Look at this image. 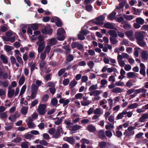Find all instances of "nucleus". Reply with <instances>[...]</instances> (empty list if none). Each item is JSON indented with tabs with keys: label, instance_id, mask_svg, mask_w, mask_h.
I'll return each instance as SVG.
<instances>
[{
	"label": "nucleus",
	"instance_id": "obj_1",
	"mask_svg": "<svg viewBox=\"0 0 148 148\" xmlns=\"http://www.w3.org/2000/svg\"><path fill=\"white\" fill-rule=\"evenodd\" d=\"M38 40L36 42V44L38 47V53H41L45 48V43L43 37L41 35H39L38 36Z\"/></svg>",
	"mask_w": 148,
	"mask_h": 148
},
{
	"label": "nucleus",
	"instance_id": "obj_2",
	"mask_svg": "<svg viewBox=\"0 0 148 148\" xmlns=\"http://www.w3.org/2000/svg\"><path fill=\"white\" fill-rule=\"evenodd\" d=\"M46 105L45 104H40L38 106L37 111L40 115H43L46 112Z\"/></svg>",
	"mask_w": 148,
	"mask_h": 148
},
{
	"label": "nucleus",
	"instance_id": "obj_3",
	"mask_svg": "<svg viewBox=\"0 0 148 148\" xmlns=\"http://www.w3.org/2000/svg\"><path fill=\"white\" fill-rule=\"evenodd\" d=\"M134 127L133 126L129 127L125 131L124 133V135H125V136L128 138H129L132 135L134 134Z\"/></svg>",
	"mask_w": 148,
	"mask_h": 148
},
{
	"label": "nucleus",
	"instance_id": "obj_4",
	"mask_svg": "<svg viewBox=\"0 0 148 148\" xmlns=\"http://www.w3.org/2000/svg\"><path fill=\"white\" fill-rule=\"evenodd\" d=\"M48 42L45 47L51 51V47L55 45L57 43V40L55 38H52L48 40Z\"/></svg>",
	"mask_w": 148,
	"mask_h": 148
},
{
	"label": "nucleus",
	"instance_id": "obj_5",
	"mask_svg": "<svg viewBox=\"0 0 148 148\" xmlns=\"http://www.w3.org/2000/svg\"><path fill=\"white\" fill-rule=\"evenodd\" d=\"M71 46L73 49L77 48L78 49L81 51H83L84 50V46L77 42H72L71 43Z\"/></svg>",
	"mask_w": 148,
	"mask_h": 148
},
{
	"label": "nucleus",
	"instance_id": "obj_6",
	"mask_svg": "<svg viewBox=\"0 0 148 148\" xmlns=\"http://www.w3.org/2000/svg\"><path fill=\"white\" fill-rule=\"evenodd\" d=\"M145 33V32L143 31L135 32L134 34V36L137 41L142 39H144Z\"/></svg>",
	"mask_w": 148,
	"mask_h": 148
},
{
	"label": "nucleus",
	"instance_id": "obj_7",
	"mask_svg": "<svg viewBox=\"0 0 148 148\" xmlns=\"http://www.w3.org/2000/svg\"><path fill=\"white\" fill-rule=\"evenodd\" d=\"M33 119L31 117H29L26 120L28 127L29 128H33L36 127V125L33 122Z\"/></svg>",
	"mask_w": 148,
	"mask_h": 148
},
{
	"label": "nucleus",
	"instance_id": "obj_8",
	"mask_svg": "<svg viewBox=\"0 0 148 148\" xmlns=\"http://www.w3.org/2000/svg\"><path fill=\"white\" fill-rule=\"evenodd\" d=\"M105 19V17L101 15L97 18L94 21V23L97 25H101L103 24V21Z\"/></svg>",
	"mask_w": 148,
	"mask_h": 148
},
{
	"label": "nucleus",
	"instance_id": "obj_9",
	"mask_svg": "<svg viewBox=\"0 0 148 148\" xmlns=\"http://www.w3.org/2000/svg\"><path fill=\"white\" fill-rule=\"evenodd\" d=\"M50 50L45 47L44 51L41 52L40 58L41 60H44L46 57V53L48 55L49 54Z\"/></svg>",
	"mask_w": 148,
	"mask_h": 148
},
{
	"label": "nucleus",
	"instance_id": "obj_10",
	"mask_svg": "<svg viewBox=\"0 0 148 148\" xmlns=\"http://www.w3.org/2000/svg\"><path fill=\"white\" fill-rule=\"evenodd\" d=\"M125 34L131 40L134 41V38L133 36V32L132 31H127L125 32Z\"/></svg>",
	"mask_w": 148,
	"mask_h": 148
},
{
	"label": "nucleus",
	"instance_id": "obj_11",
	"mask_svg": "<svg viewBox=\"0 0 148 148\" xmlns=\"http://www.w3.org/2000/svg\"><path fill=\"white\" fill-rule=\"evenodd\" d=\"M141 57L144 60H146L148 59V52L145 50L142 51L141 53Z\"/></svg>",
	"mask_w": 148,
	"mask_h": 148
},
{
	"label": "nucleus",
	"instance_id": "obj_12",
	"mask_svg": "<svg viewBox=\"0 0 148 148\" xmlns=\"http://www.w3.org/2000/svg\"><path fill=\"white\" fill-rule=\"evenodd\" d=\"M8 96L9 98L12 97L14 95V90L12 88V86H9L8 87Z\"/></svg>",
	"mask_w": 148,
	"mask_h": 148
},
{
	"label": "nucleus",
	"instance_id": "obj_13",
	"mask_svg": "<svg viewBox=\"0 0 148 148\" xmlns=\"http://www.w3.org/2000/svg\"><path fill=\"white\" fill-rule=\"evenodd\" d=\"M148 119V113L143 114L139 119V121L140 122L143 123L146 120Z\"/></svg>",
	"mask_w": 148,
	"mask_h": 148
},
{
	"label": "nucleus",
	"instance_id": "obj_14",
	"mask_svg": "<svg viewBox=\"0 0 148 148\" xmlns=\"http://www.w3.org/2000/svg\"><path fill=\"white\" fill-rule=\"evenodd\" d=\"M53 30L52 29L49 28L48 27H45L41 30L42 32L45 34H51Z\"/></svg>",
	"mask_w": 148,
	"mask_h": 148
},
{
	"label": "nucleus",
	"instance_id": "obj_15",
	"mask_svg": "<svg viewBox=\"0 0 148 148\" xmlns=\"http://www.w3.org/2000/svg\"><path fill=\"white\" fill-rule=\"evenodd\" d=\"M77 82L74 79L70 82L69 85V87L71 90H73V88L77 84Z\"/></svg>",
	"mask_w": 148,
	"mask_h": 148
},
{
	"label": "nucleus",
	"instance_id": "obj_16",
	"mask_svg": "<svg viewBox=\"0 0 148 148\" xmlns=\"http://www.w3.org/2000/svg\"><path fill=\"white\" fill-rule=\"evenodd\" d=\"M62 48L65 50L64 53L66 55L70 53L71 50L70 46L69 45L63 46Z\"/></svg>",
	"mask_w": 148,
	"mask_h": 148
},
{
	"label": "nucleus",
	"instance_id": "obj_17",
	"mask_svg": "<svg viewBox=\"0 0 148 148\" xmlns=\"http://www.w3.org/2000/svg\"><path fill=\"white\" fill-rule=\"evenodd\" d=\"M87 129L90 132H93L96 130L95 127L92 124H90L87 126Z\"/></svg>",
	"mask_w": 148,
	"mask_h": 148
},
{
	"label": "nucleus",
	"instance_id": "obj_18",
	"mask_svg": "<svg viewBox=\"0 0 148 148\" xmlns=\"http://www.w3.org/2000/svg\"><path fill=\"white\" fill-rule=\"evenodd\" d=\"M70 101L67 99L65 100L64 98L61 99L59 100V102L60 103L63 104V106H65L67 105L69 103Z\"/></svg>",
	"mask_w": 148,
	"mask_h": 148
},
{
	"label": "nucleus",
	"instance_id": "obj_19",
	"mask_svg": "<svg viewBox=\"0 0 148 148\" xmlns=\"http://www.w3.org/2000/svg\"><path fill=\"white\" fill-rule=\"evenodd\" d=\"M64 122L66 125V127L70 130L73 126V123L69 120H65Z\"/></svg>",
	"mask_w": 148,
	"mask_h": 148
},
{
	"label": "nucleus",
	"instance_id": "obj_20",
	"mask_svg": "<svg viewBox=\"0 0 148 148\" xmlns=\"http://www.w3.org/2000/svg\"><path fill=\"white\" fill-rule=\"evenodd\" d=\"M102 91L99 90H95L90 92V96L99 95V94L102 93Z\"/></svg>",
	"mask_w": 148,
	"mask_h": 148
},
{
	"label": "nucleus",
	"instance_id": "obj_21",
	"mask_svg": "<svg viewBox=\"0 0 148 148\" xmlns=\"http://www.w3.org/2000/svg\"><path fill=\"white\" fill-rule=\"evenodd\" d=\"M94 113L95 114L98 115L100 116L103 113V111L100 108H97L94 110Z\"/></svg>",
	"mask_w": 148,
	"mask_h": 148
},
{
	"label": "nucleus",
	"instance_id": "obj_22",
	"mask_svg": "<svg viewBox=\"0 0 148 148\" xmlns=\"http://www.w3.org/2000/svg\"><path fill=\"white\" fill-rule=\"evenodd\" d=\"M140 66L141 68L140 71V73L144 75H145V67L144 64L143 63H141L140 64Z\"/></svg>",
	"mask_w": 148,
	"mask_h": 148
},
{
	"label": "nucleus",
	"instance_id": "obj_23",
	"mask_svg": "<svg viewBox=\"0 0 148 148\" xmlns=\"http://www.w3.org/2000/svg\"><path fill=\"white\" fill-rule=\"evenodd\" d=\"M123 89L119 87H117L114 88L112 90V92L115 93H120L123 92Z\"/></svg>",
	"mask_w": 148,
	"mask_h": 148
},
{
	"label": "nucleus",
	"instance_id": "obj_24",
	"mask_svg": "<svg viewBox=\"0 0 148 148\" xmlns=\"http://www.w3.org/2000/svg\"><path fill=\"white\" fill-rule=\"evenodd\" d=\"M99 138L101 139H103L105 138L106 136L103 130H101L98 133Z\"/></svg>",
	"mask_w": 148,
	"mask_h": 148
},
{
	"label": "nucleus",
	"instance_id": "obj_25",
	"mask_svg": "<svg viewBox=\"0 0 148 148\" xmlns=\"http://www.w3.org/2000/svg\"><path fill=\"white\" fill-rule=\"evenodd\" d=\"M108 33L110 35V37H116L117 36V34L116 32L113 30H110L108 31Z\"/></svg>",
	"mask_w": 148,
	"mask_h": 148
},
{
	"label": "nucleus",
	"instance_id": "obj_26",
	"mask_svg": "<svg viewBox=\"0 0 148 148\" xmlns=\"http://www.w3.org/2000/svg\"><path fill=\"white\" fill-rule=\"evenodd\" d=\"M104 27L108 29H113L114 26L112 23H107L104 25Z\"/></svg>",
	"mask_w": 148,
	"mask_h": 148
},
{
	"label": "nucleus",
	"instance_id": "obj_27",
	"mask_svg": "<svg viewBox=\"0 0 148 148\" xmlns=\"http://www.w3.org/2000/svg\"><path fill=\"white\" fill-rule=\"evenodd\" d=\"M81 105L84 106H86L89 105L92 102L89 100H83L81 101Z\"/></svg>",
	"mask_w": 148,
	"mask_h": 148
},
{
	"label": "nucleus",
	"instance_id": "obj_28",
	"mask_svg": "<svg viewBox=\"0 0 148 148\" xmlns=\"http://www.w3.org/2000/svg\"><path fill=\"white\" fill-rule=\"evenodd\" d=\"M82 127L77 124H76L73 125L71 131H76L79 130Z\"/></svg>",
	"mask_w": 148,
	"mask_h": 148
},
{
	"label": "nucleus",
	"instance_id": "obj_29",
	"mask_svg": "<svg viewBox=\"0 0 148 148\" xmlns=\"http://www.w3.org/2000/svg\"><path fill=\"white\" fill-rule=\"evenodd\" d=\"M125 115L124 110L121 113L118 114L116 117L117 120L122 119L124 117V115Z\"/></svg>",
	"mask_w": 148,
	"mask_h": 148
},
{
	"label": "nucleus",
	"instance_id": "obj_30",
	"mask_svg": "<svg viewBox=\"0 0 148 148\" xmlns=\"http://www.w3.org/2000/svg\"><path fill=\"white\" fill-rule=\"evenodd\" d=\"M98 146L100 148H106L107 146V143L104 141L99 142Z\"/></svg>",
	"mask_w": 148,
	"mask_h": 148
},
{
	"label": "nucleus",
	"instance_id": "obj_31",
	"mask_svg": "<svg viewBox=\"0 0 148 148\" xmlns=\"http://www.w3.org/2000/svg\"><path fill=\"white\" fill-rule=\"evenodd\" d=\"M28 65L29 66L31 67V72L33 71L35 69H37V67H36V63L34 62L32 64L31 63H29Z\"/></svg>",
	"mask_w": 148,
	"mask_h": 148
},
{
	"label": "nucleus",
	"instance_id": "obj_32",
	"mask_svg": "<svg viewBox=\"0 0 148 148\" xmlns=\"http://www.w3.org/2000/svg\"><path fill=\"white\" fill-rule=\"evenodd\" d=\"M29 145H30L29 143L27 141L23 142L21 144L22 148H29Z\"/></svg>",
	"mask_w": 148,
	"mask_h": 148
},
{
	"label": "nucleus",
	"instance_id": "obj_33",
	"mask_svg": "<svg viewBox=\"0 0 148 148\" xmlns=\"http://www.w3.org/2000/svg\"><path fill=\"white\" fill-rule=\"evenodd\" d=\"M136 21L137 23L140 25H143L144 23V20L141 17H138L136 18Z\"/></svg>",
	"mask_w": 148,
	"mask_h": 148
},
{
	"label": "nucleus",
	"instance_id": "obj_34",
	"mask_svg": "<svg viewBox=\"0 0 148 148\" xmlns=\"http://www.w3.org/2000/svg\"><path fill=\"white\" fill-rule=\"evenodd\" d=\"M26 85H24L22 87L20 92V94L19 95V96H21V97H23V95L24 94V92H25L26 89Z\"/></svg>",
	"mask_w": 148,
	"mask_h": 148
},
{
	"label": "nucleus",
	"instance_id": "obj_35",
	"mask_svg": "<svg viewBox=\"0 0 148 148\" xmlns=\"http://www.w3.org/2000/svg\"><path fill=\"white\" fill-rule=\"evenodd\" d=\"M38 87L35 84H32L31 86V91L37 92Z\"/></svg>",
	"mask_w": 148,
	"mask_h": 148
},
{
	"label": "nucleus",
	"instance_id": "obj_36",
	"mask_svg": "<svg viewBox=\"0 0 148 148\" xmlns=\"http://www.w3.org/2000/svg\"><path fill=\"white\" fill-rule=\"evenodd\" d=\"M0 58L3 63L7 64L8 63V61L7 58L4 55L1 54L0 56Z\"/></svg>",
	"mask_w": 148,
	"mask_h": 148
},
{
	"label": "nucleus",
	"instance_id": "obj_37",
	"mask_svg": "<svg viewBox=\"0 0 148 148\" xmlns=\"http://www.w3.org/2000/svg\"><path fill=\"white\" fill-rule=\"evenodd\" d=\"M28 109V107L24 106L21 109V113L23 115L26 114L27 113Z\"/></svg>",
	"mask_w": 148,
	"mask_h": 148
},
{
	"label": "nucleus",
	"instance_id": "obj_38",
	"mask_svg": "<svg viewBox=\"0 0 148 148\" xmlns=\"http://www.w3.org/2000/svg\"><path fill=\"white\" fill-rule=\"evenodd\" d=\"M66 140L72 144H74L75 142V140L73 137L66 138Z\"/></svg>",
	"mask_w": 148,
	"mask_h": 148
},
{
	"label": "nucleus",
	"instance_id": "obj_39",
	"mask_svg": "<svg viewBox=\"0 0 148 148\" xmlns=\"http://www.w3.org/2000/svg\"><path fill=\"white\" fill-rule=\"evenodd\" d=\"M108 125L105 126V128L106 129L111 130V129L114 128V124H111L109 122L108 123Z\"/></svg>",
	"mask_w": 148,
	"mask_h": 148
},
{
	"label": "nucleus",
	"instance_id": "obj_40",
	"mask_svg": "<svg viewBox=\"0 0 148 148\" xmlns=\"http://www.w3.org/2000/svg\"><path fill=\"white\" fill-rule=\"evenodd\" d=\"M58 103V101L56 98H53L52 99L51 101V105L53 106H56Z\"/></svg>",
	"mask_w": 148,
	"mask_h": 148
},
{
	"label": "nucleus",
	"instance_id": "obj_41",
	"mask_svg": "<svg viewBox=\"0 0 148 148\" xmlns=\"http://www.w3.org/2000/svg\"><path fill=\"white\" fill-rule=\"evenodd\" d=\"M65 33L64 29L59 28L57 30V35H62Z\"/></svg>",
	"mask_w": 148,
	"mask_h": 148
},
{
	"label": "nucleus",
	"instance_id": "obj_42",
	"mask_svg": "<svg viewBox=\"0 0 148 148\" xmlns=\"http://www.w3.org/2000/svg\"><path fill=\"white\" fill-rule=\"evenodd\" d=\"M123 17L126 19L128 20H132L134 16L131 15H126L124 14L123 16Z\"/></svg>",
	"mask_w": 148,
	"mask_h": 148
},
{
	"label": "nucleus",
	"instance_id": "obj_43",
	"mask_svg": "<svg viewBox=\"0 0 148 148\" xmlns=\"http://www.w3.org/2000/svg\"><path fill=\"white\" fill-rule=\"evenodd\" d=\"M133 13L134 14L136 15H140V11L138 9H136L135 8H133Z\"/></svg>",
	"mask_w": 148,
	"mask_h": 148
},
{
	"label": "nucleus",
	"instance_id": "obj_44",
	"mask_svg": "<svg viewBox=\"0 0 148 148\" xmlns=\"http://www.w3.org/2000/svg\"><path fill=\"white\" fill-rule=\"evenodd\" d=\"M138 106V103H134L129 105L128 106V108L129 109H133L136 108Z\"/></svg>",
	"mask_w": 148,
	"mask_h": 148
},
{
	"label": "nucleus",
	"instance_id": "obj_45",
	"mask_svg": "<svg viewBox=\"0 0 148 148\" xmlns=\"http://www.w3.org/2000/svg\"><path fill=\"white\" fill-rule=\"evenodd\" d=\"M97 84L92 85L89 87V90L91 92L96 90L97 88Z\"/></svg>",
	"mask_w": 148,
	"mask_h": 148
},
{
	"label": "nucleus",
	"instance_id": "obj_46",
	"mask_svg": "<svg viewBox=\"0 0 148 148\" xmlns=\"http://www.w3.org/2000/svg\"><path fill=\"white\" fill-rule=\"evenodd\" d=\"M116 14V13L115 12H112L109 15L108 18L110 20H112L114 19Z\"/></svg>",
	"mask_w": 148,
	"mask_h": 148
},
{
	"label": "nucleus",
	"instance_id": "obj_47",
	"mask_svg": "<svg viewBox=\"0 0 148 148\" xmlns=\"http://www.w3.org/2000/svg\"><path fill=\"white\" fill-rule=\"evenodd\" d=\"M127 76L129 78H134L136 77V75L135 74L132 72H130L127 74Z\"/></svg>",
	"mask_w": 148,
	"mask_h": 148
},
{
	"label": "nucleus",
	"instance_id": "obj_48",
	"mask_svg": "<svg viewBox=\"0 0 148 148\" xmlns=\"http://www.w3.org/2000/svg\"><path fill=\"white\" fill-rule=\"evenodd\" d=\"M126 85L127 87L130 88L134 85L132 80H129L126 83Z\"/></svg>",
	"mask_w": 148,
	"mask_h": 148
},
{
	"label": "nucleus",
	"instance_id": "obj_49",
	"mask_svg": "<svg viewBox=\"0 0 148 148\" xmlns=\"http://www.w3.org/2000/svg\"><path fill=\"white\" fill-rule=\"evenodd\" d=\"M138 44L140 46L143 47L146 44V42L144 41V39H142L137 41Z\"/></svg>",
	"mask_w": 148,
	"mask_h": 148
},
{
	"label": "nucleus",
	"instance_id": "obj_50",
	"mask_svg": "<svg viewBox=\"0 0 148 148\" xmlns=\"http://www.w3.org/2000/svg\"><path fill=\"white\" fill-rule=\"evenodd\" d=\"M8 115L6 112L0 113V118L5 119L7 117Z\"/></svg>",
	"mask_w": 148,
	"mask_h": 148
},
{
	"label": "nucleus",
	"instance_id": "obj_51",
	"mask_svg": "<svg viewBox=\"0 0 148 148\" xmlns=\"http://www.w3.org/2000/svg\"><path fill=\"white\" fill-rule=\"evenodd\" d=\"M57 19L56 21V24L58 27L61 26L62 24L60 21V19L58 18H56Z\"/></svg>",
	"mask_w": 148,
	"mask_h": 148
},
{
	"label": "nucleus",
	"instance_id": "obj_52",
	"mask_svg": "<svg viewBox=\"0 0 148 148\" xmlns=\"http://www.w3.org/2000/svg\"><path fill=\"white\" fill-rule=\"evenodd\" d=\"M147 91V90L143 88H141L140 93H141L142 94L140 95L143 97H146V92Z\"/></svg>",
	"mask_w": 148,
	"mask_h": 148
},
{
	"label": "nucleus",
	"instance_id": "obj_53",
	"mask_svg": "<svg viewBox=\"0 0 148 148\" xmlns=\"http://www.w3.org/2000/svg\"><path fill=\"white\" fill-rule=\"evenodd\" d=\"M80 141L81 143H82V144L84 145H85V144H88L90 143V140L84 138L82 139Z\"/></svg>",
	"mask_w": 148,
	"mask_h": 148
},
{
	"label": "nucleus",
	"instance_id": "obj_54",
	"mask_svg": "<svg viewBox=\"0 0 148 148\" xmlns=\"http://www.w3.org/2000/svg\"><path fill=\"white\" fill-rule=\"evenodd\" d=\"M25 81V78L24 76H22L20 78L19 81L18 83L20 85H22L24 82Z\"/></svg>",
	"mask_w": 148,
	"mask_h": 148
},
{
	"label": "nucleus",
	"instance_id": "obj_55",
	"mask_svg": "<svg viewBox=\"0 0 148 148\" xmlns=\"http://www.w3.org/2000/svg\"><path fill=\"white\" fill-rule=\"evenodd\" d=\"M116 38L112 37H110V42L114 45L116 44L117 42V40Z\"/></svg>",
	"mask_w": 148,
	"mask_h": 148
},
{
	"label": "nucleus",
	"instance_id": "obj_56",
	"mask_svg": "<svg viewBox=\"0 0 148 148\" xmlns=\"http://www.w3.org/2000/svg\"><path fill=\"white\" fill-rule=\"evenodd\" d=\"M125 115H127V116L128 118L132 117L133 114V113L132 111H129L127 112L125 110H124Z\"/></svg>",
	"mask_w": 148,
	"mask_h": 148
},
{
	"label": "nucleus",
	"instance_id": "obj_57",
	"mask_svg": "<svg viewBox=\"0 0 148 148\" xmlns=\"http://www.w3.org/2000/svg\"><path fill=\"white\" fill-rule=\"evenodd\" d=\"M46 64V62L44 60H41L40 61L39 66L40 68L43 67Z\"/></svg>",
	"mask_w": 148,
	"mask_h": 148
},
{
	"label": "nucleus",
	"instance_id": "obj_58",
	"mask_svg": "<svg viewBox=\"0 0 148 148\" xmlns=\"http://www.w3.org/2000/svg\"><path fill=\"white\" fill-rule=\"evenodd\" d=\"M73 59V56L71 54H69L66 58V60L68 62H71L72 61Z\"/></svg>",
	"mask_w": 148,
	"mask_h": 148
},
{
	"label": "nucleus",
	"instance_id": "obj_59",
	"mask_svg": "<svg viewBox=\"0 0 148 148\" xmlns=\"http://www.w3.org/2000/svg\"><path fill=\"white\" fill-rule=\"evenodd\" d=\"M125 3V1H123L119 3V7L117 6L116 7V8L117 9H119V8H123L124 7Z\"/></svg>",
	"mask_w": 148,
	"mask_h": 148
},
{
	"label": "nucleus",
	"instance_id": "obj_60",
	"mask_svg": "<svg viewBox=\"0 0 148 148\" xmlns=\"http://www.w3.org/2000/svg\"><path fill=\"white\" fill-rule=\"evenodd\" d=\"M105 134L106 136L110 138H111L112 135V132L110 130L106 131L105 132Z\"/></svg>",
	"mask_w": 148,
	"mask_h": 148
},
{
	"label": "nucleus",
	"instance_id": "obj_61",
	"mask_svg": "<svg viewBox=\"0 0 148 148\" xmlns=\"http://www.w3.org/2000/svg\"><path fill=\"white\" fill-rule=\"evenodd\" d=\"M115 84L116 85L118 86H125V84L124 82L121 81L116 82Z\"/></svg>",
	"mask_w": 148,
	"mask_h": 148
},
{
	"label": "nucleus",
	"instance_id": "obj_62",
	"mask_svg": "<svg viewBox=\"0 0 148 148\" xmlns=\"http://www.w3.org/2000/svg\"><path fill=\"white\" fill-rule=\"evenodd\" d=\"M139 50L140 49L138 48H136L134 49V54L135 56L138 57V56Z\"/></svg>",
	"mask_w": 148,
	"mask_h": 148
},
{
	"label": "nucleus",
	"instance_id": "obj_63",
	"mask_svg": "<svg viewBox=\"0 0 148 148\" xmlns=\"http://www.w3.org/2000/svg\"><path fill=\"white\" fill-rule=\"evenodd\" d=\"M87 64L90 68L92 69L93 68L94 66V63L93 61H89L87 63Z\"/></svg>",
	"mask_w": 148,
	"mask_h": 148
},
{
	"label": "nucleus",
	"instance_id": "obj_64",
	"mask_svg": "<svg viewBox=\"0 0 148 148\" xmlns=\"http://www.w3.org/2000/svg\"><path fill=\"white\" fill-rule=\"evenodd\" d=\"M49 98V95H45L42 97V100L43 102H46L48 100Z\"/></svg>",
	"mask_w": 148,
	"mask_h": 148
}]
</instances>
